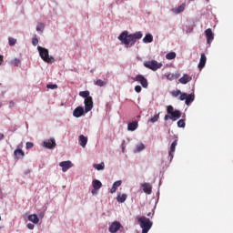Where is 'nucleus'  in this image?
Masks as SVG:
<instances>
[{
  "label": "nucleus",
  "mask_w": 233,
  "mask_h": 233,
  "mask_svg": "<svg viewBox=\"0 0 233 233\" xmlns=\"http://www.w3.org/2000/svg\"><path fill=\"white\" fill-rule=\"evenodd\" d=\"M137 222L139 223L140 228H142V233H148L150 228H152V225H154L152 220H150V218L147 217L138 218Z\"/></svg>",
  "instance_id": "20e7f679"
},
{
  "label": "nucleus",
  "mask_w": 233,
  "mask_h": 233,
  "mask_svg": "<svg viewBox=\"0 0 233 233\" xmlns=\"http://www.w3.org/2000/svg\"><path fill=\"white\" fill-rule=\"evenodd\" d=\"M170 95L172 97H178L179 101H185L186 105H190V103H193L195 99L194 94H187V93H182L181 90L177 89L174 91L170 92Z\"/></svg>",
  "instance_id": "f03ea898"
},
{
  "label": "nucleus",
  "mask_w": 233,
  "mask_h": 233,
  "mask_svg": "<svg viewBox=\"0 0 233 233\" xmlns=\"http://www.w3.org/2000/svg\"><path fill=\"white\" fill-rule=\"evenodd\" d=\"M95 85L96 86H105L106 85V80L98 79V80L95 81Z\"/></svg>",
  "instance_id": "c756f323"
},
{
  "label": "nucleus",
  "mask_w": 233,
  "mask_h": 233,
  "mask_svg": "<svg viewBox=\"0 0 233 233\" xmlns=\"http://www.w3.org/2000/svg\"><path fill=\"white\" fill-rule=\"evenodd\" d=\"M78 141L82 148L86 147V143H88V137H85L84 135H80L78 137Z\"/></svg>",
  "instance_id": "f3484780"
},
{
  "label": "nucleus",
  "mask_w": 233,
  "mask_h": 233,
  "mask_svg": "<svg viewBox=\"0 0 233 233\" xmlns=\"http://www.w3.org/2000/svg\"><path fill=\"white\" fill-rule=\"evenodd\" d=\"M94 168L96 170H105V162H101L100 164H94Z\"/></svg>",
  "instance_id": "bb28decb"
},
{
  "label": "nucleus",
  "mask_w": 233,
  "mask_h": 233,
  "mask_svg": "<svg viewBox=\"0 0 233 233\" xmlns=\"http://www.w3.org/2000/svg\"><path fill=\"white\" fill-rule=\"evenodd\" d=\"M14 156L15 159H19L20 157H25V152L21 149H15L14 151Z\"/></svg>",
  "instance_id": "412c9836"
},
{
  "label": "nucleus",
  "mask_w": 233,
  "mask_h": 233,
  "mask_svg": "<svg viewBox=\"0 0 233 233\" xmlns=\"http://www.w3.org/2000/svg\"><path fill=\"white\" fill-rule=\"evenodd\" d=\"M46 88H50L51 90H56V88H57V85H56V84H48L46 86Z\"/></svg>",
  "instance_id": "e433bc0d"
},
{
  "label": "nucleus",
  "mask_w": 233,
  "mask_h": 233,
  "mask_svg": "<svg viewBox=\"0 0 233 233\" xmlns=\"http://www.w3.org/2000/svg\"><path fill=\"white\" fill-rule=\"evenodd\" d=\"M205 35H206V37H207L208 45H210V43H212V41H214V33L212 32V29L211 28H208L205 31Z\"/></svg>",
  "instance_id": "9d476101"
},
{
  "label": "nucleus",
  "mask_w": 233,
  "mask_h": 233,
  "mask_svg": "<svg viewBox=\"0 0 233 233\" xmlns=\"http://www.w3.org/2000/svg\"><path fill=\"white\" fill-rule=\"evenodd\" d=\"M116 201H118V203H125V201H127V194L118 195Z\"/></svg>",
  "instance_id": "a878e982"
},
{
  "label": "nucleus",
  "mask_w": 233,
  "mask_h": 233,
  "mask_svg": "<svg viewBox=\"0 0 233 233\" xmlns=\"http://www.w3.org/2000/svg\"><path fill=\"white\" fill-rule=\"evenodd\" d=\"M59 167H62V172H67L69 168H72L74 167V164H72V161H62L59 163Z\"/></svg>",
  "instance_id": "1a4fd4ad"
},
{
  "label": "nucleus",
  "mask_w": 233,
  "mask_h": 233,
  "mask_svg": "<svg viewBox=\"0 0 233 233\" xmlns=\"http://www.w3.org/2000/svg\"><path fill=\"white\" fill-rule=\"evenodd\" d=\"M37 50L39 52V56L41 59H43L45 63H49V64L55 63L56 59L54 58V56H50L48 55V49L38 46Z\"/></svg>",
  "instance_id": "39448f33"
},
{
  "label": "nucleus",
  "mask_w": 233,
  "mask_h": 233,
  "mask_svg": "<svg viewBox=\"0 0 233 233\" xmlns=\"http://www.w3.org/2000/svg\"><path fill=\"white\" fill-rule=\"evenodd\" d=\"M133 79L134 81L140 83L143 88H148V80H147V78L143 76V75H137Z\"/></svg>",
  "instance_id": "0eeeda50"
},
{
  "label": "nucleus",
  "mask_w": 233,
  "mask_h": 233,
  "mask_svg": "<svg viewBox=\"0 0 233 233\" xmlns=\"http://www.w3.org/2000/svg\"><path fill=\"white\" fill-rule=\"evenodd\" d=\"M141 37H143V33L140 31L130 35L128 34V31H124L119 35L118 40L121 41L122 45H125L127 48H130V46H134L136 41L141 39Z\"/></svg>",
  "instance_id": "f257e3e1"
},
{
  "label": "nucleus",
  "mask_w": 233,
  "mask_h": 233,
  "mask_svg": "<svg viewBox=\"0 0 233 233\" xmlns=\"http://www.w3.org/2000/svg\"><path fill=\"white\" fill-rule=\"evenodd\" d=\"M167 79H168L169 81H173V79H174V74H168V75L167 76Z\"/></svg>",
  "instance_id": "ea45409f"
},
{
  "label": "nucleus",
  "mask_w": 233,
  "mask_h": 233,
  "mask_svg": "<svg viewBox=\"0 0 233 233\" xmlns=\"http://www.w3.org/2000/svg\"><path fill=\"white\" fill-rule=\"evenodd\" d=\"M176 147H177V140H175L170 146L169 157L174 159V152H176Z\"/></svg>",
  "instance_id": "6ab92c4d"
},
{
  "label": "nucleus",
  "mask_w": 233,
  "mask_h": 233,
  "mask_svg": "<svg viewBox=\"0 0 233 233\" xmlns=\"http://www.w3.org/2000/svg\"><path fill=\"white\" fill-rule=\"evenodd\" d=\"M85 112L86 114H88L92 108H94V100L91 97L85 98Z\"/></svg>",
  "instance_id": "6e6552de"
},
{
  "label": "nucleus",
  "mask_w": 233,
  "mask_h": 233,
  "mask_svg": "<svg viewBox=\"0 0 233 233\" xmlns=\"http://www.w3.org/2000/svg\"><path fill=\"white\" fill-rule=\"evenodd\" d=\"M92 185L95 190H99L103 187V184L99 180H93Z\"/></svg>",
  "instance_id": "b1692460"
},
{
  "label": "nucleus",
  "mask_w": 233,
  "mask_h": 233,
  "mask_svg": "<svg viewBox=\"0 0 233 233\" xmlns=\"http://www.w3.org/2000/svg\"><path fill=\"white\" fill-rule=\"evenodd\" d=\"M185 119H180V120H178L177 121V127H179V128H185Z\"/></svg>",
  "instance_id": "f704fd0d"
},
{
  "label": "nucleus",
  "mask_w": 233,
  "mask_h": 233,
  "mask_svg": "<svg viewBox=\"0 0 233 233\" xmlns=\"http://www.w3.org/2000/svg\"><path fill=\"white\" fill-rule=\"evenodd\" d=\"M144 66L146 68H148L149 70H152L153 72H156L157 70H159V68L163 66V64L158 63L156 60H151V61H145Z\"/></svg>",
  "instance_id": "423d86ee"
},
{
  "label": "nucleus",
  "mask_w": 233,
  "mask_h": 233,
  "mask_svg": "<svg viewBox=\"0 0 233 233\" xmlns=\"http://www.w3.org/2000/svg\"><path fill=\"white\" fill-rule=\"evenodd\" d=\"M137 152H141V150H145V145L139 144L138 146H137Z\"/></svg>",
  "instance_id": "4c0bfd02"
},
{
  "label": "nucleus",
  "mask_w": 233,
  "mask_h": 233,
  "mask_svg": "<svg viewBox=\"0 0 233 233\" xmlns=\"http://www.w3.org/2000/svg\"><path fill=\"white\" fill-rule=\"evenodd\" d=\"M166 59L172 61V59H176V52H170L166 55Z\"/></svg>",
  "instance_id": "c85d7f7f"
},
{
  "label": "nucleus",
  "mask_w": 233,
  "mask_h": 233,
  "mask_svg": "<svg viewBox=\"0 0 233 233\" xmlns=\"http://www.w3.org/2000/svg\"><path fill=\"white\" fill-rule=\"evenodd\" d=\"M3 59H4L3 56L0 55V66L3 65V61H4Z\"/></svg>",
  "instance_id": "37998d69"
},
{
  "label": "nucleus",
  "mask_w": 233,
  "mask_h": 233,
  "mask_svg": "<svg viewBox=\"0 0 233 233\" xmlns=\"http://www.w3.org/2000/svg\"><path fill=\"white\" fill-rule=\"evenodd\" d=\"M4 137H5V135H3V133H0V141L3 140Z\"/></svg>",
  "instance_id": "c03bdc74"
},
{
  "label": "nucleus",
  "mask_w": 233,
  "mask_h": 233,
  "mask_svg": "<svg viewBox=\"0 0 233 233\" xmlns=\"http://www.w3.org/2000/svg\"><path fill=\"white\" fill-rule=\"evenodd\" d=\"M150 216H154V213H147V217L150 218Z\"/></svg>",
  "instance_id": "a18cd8bd"
},
{
  "label": "nucleus",
  "mask_w": 233,
  "mask_h": 233,
  "mask_svg": "<svg viewBox=\"0 0 233 233\" xmlns=\"http://www.w3.org/2000/svg\"><path fill=\"white\" fill-rule=\"evenodd\" d=\"M26 148H34V143H32V142H27V143H26Z\"/></svg>",
  "instance_id": "a19ab883"
},
{
  "label": "nucleus",
  "mask_w": 233,
  "mask_h": 233,
  "mask_svg": "<svg viewBox=\"0 0 233 233\" xmlns=\"http://www.w3.org/2000/svg\"><path fill=\"white\" fill-rule=\"evenodd\" d=\"M38 43H39V40L37 39L36 35H35V37L32 40L33 46H37Z\"/></svg>",
  "instance_id": "c9c22d12"
},
{
  "label": "nucleus",
  "mask_w": 233,
  "mask_h": 233,
  "mask_svg": "<svg viewBox=\"0 0 233 233\" xmlns=\"http://www.w3.org/2000/svg\"><path fill=\"white\" fill-rule=\"evenodd\" d=\"M149 121L150 123H157V121H159V113L151 117Z\"/></svg>",
  "instance_id": "2f4dec72"
},
{
  "label": "nucleus",
  "mask_w": 233,
  "mask_h": 233,
  "mask_svg": "<svg viewBox=\"0 0 233 233\" xmlns=\"http://www.w3.org/2000/svg\"><path fill=\"white\" fill-rule=\"evenodd\" d=\"M121 228V223L117 221H114L110 226H109V232L110 233H116L117 230Z\"/></svg>",
  "instance_id": "9b49d317"
},
{
  "label": "nucleus",
  "mask_w": 233,
  "mask_h": 233,
  "mask_svg": "<svg viewBox=\"0 0 233 233\" xmlns=\"http://www.w3.org/2000/svg\"><path fill=\"white\" fill-rule=\"evenodd\" d=\"M34 224H32V223H28L27 224V228H29V230H34Z\"/></svg>",
  "instance_id": "79ce46f5"
},
{
  "label": "nucleus",
  "mask_w": 233,
  "mask_h": 233,
  "mask_svg": "<svg viewBox=\"0 0 233 233\" xmlns=\"http://www.w3.org/2000/svg\"><path fill=\"white\" fill-rule=\"evenodd\" d=\"M179 83H181V85H187V83H190V81H192V76L184 74L182 77L179 78Z\"/></svg>",
  "instance_id": "2eb2a0df"
},
{
  "label": "nucleus",
  "mask_w": 233,
  "mask_h": 233,
  "mask_svg": "<svg viewBox=\"0 0 233 233\" xmlns=\"http://www.w3.org/2000/svg\"><path fill=\"white\" fill-rule=\"evenodd\" d=\"M79 96L80 97H85V99H87V97H92L90 96V91H80Z\"/></svg>",
  "instance_id": "cd10ccee"
},
{
  "label": "nucleus",
  "mask_w": 233,
  "mask_h": 233,
  "mask_svg": "<svg viewBox=\"0 0 233 233\" xmlns=\"http://www.w3.org/2000/svg\"><path fill=\"white\" fill-rule=\"evenodd\" d=\"M0 108H1V104H0Z\"/></svg>",
  "instance_id": "09e8293b"
},
{
  "label": "nucleus",
  "mask_w": 233,
  "mask_h": 233,
  "mask_svg": "<svg viewBox=\"0 0 233 233\" xmlns=\"http://www.w3.org/2000/svg\"><path fill=\"white\" fill-rule=\"evenodd\" d=\"M121 183H122L121 180H117V181L114 182V184H113V186L110 189V193L111 194H116L118 187H121Z\"/></svg>",
  "instance_id": "aec40b11"
},
{
  "label": "nucleus",
  "mask_w": 233,
  "mask_h": 233,
  "mask_svg": "<svg viewBox=\"0 0 233 233\" xmlns=\"http://www.w3.org/2000/svg\"><path fill=\"white\" fill-rule=\"evenodd\" d=\"M44 147L46 148H55L56 147V139L50 138L48 140L44 141Z\"/></svg>",
  "instance_id": "ddd939ff"
},
{
  "label": "nucleus",
  "mask_w": 233,
  "mask_h": 233,
  "mask_svg": "<svg viewBox=\"0 0 233 233\" xmlns=\"http://www.w3.org/2000/svg\"><path fill=\"white\" fill-rule=\"evenodd\" d=\"M137 127H139V124H137V121H133L127 124V130L130 132H134V130H137Z\"/></svg>",
  "instance_id": "a211bd4d"
},
{
  "label": "nucleus",
  "mask_w": 233,
  "mask_h": 233,
  "mask_svg": "<svg viewBox=\"0 0 233 233\" xmlns=\"http://www.w3.org/2000/svg\"><path fill=\"white\" fill-rule=\"evenodd\" d=\"M92 194H96V189H93V190H92Z\"/></svg>",
  "instance_id": "de8ad7c7"
},
{
  "label": "nucleus",
  "mask_w": 233,
  "mask_h": 233,
  "mask_svg": "<svg viewBox=\"0 0 233 233\" xmlns=\"http://www.w3.org/2000/svg\"><path fill=\"white\" fill-rule=\"evenodd\" d=\"M167 113L168 115L164 116L165 121H168V119H171V121H177V119L181 117V111L177 109L174 110V106H167Z\"/></svg>",
  "instance_id": "7ed1b4c3"
},
{
  "label": "nucleus",
  "mask_w": 233,
  "mask_h": 233,
  "mask_svg": "<svg viewBox=\"0 0 233 233\" xmlns=\"http://www.w3.org/2000/svg\"><path fill=\"white\" fill-rule=\"evenodd\" d=\"M205 65H207V56H205V53H202L198 63L199 70H203V68H205Z\"/></svg>",
  "instance_id": "4468645a"
},
{
  "label": "nucleus",
  "mask_w": 233,
  "mask_h": 233,
  "mask_svg": "<svg viewBox=\"0 0 233 233\" xmlns=\"http://www.w3.org/2000/svg\"><path fill=\"white\" fill-rule=\"evenodd\" d=\"M11 65H14V66H19V65H21V60L15 58L12 60Z\"/></svg>",
  "instance_id": "72a5a7b5"
},
{
  "label": "nucleus",
  "mask_w": 233,
  "mask_h": 233,
  "mask_svg": "<svg viewBox=\"0 0 233 233\" xmlns=\"http://www.w3.org/2000/svg\"><path fill=\"white\" fill-rule=\"evenodd\" d=\"M84 114H85V108H83V106H77L73 111L74 117H81V116H83Z\"/></svg>",
  "instance_id": "f8f14e48"
},
{
  "label": "nucleus",
  "mask_w": 233,
  "mask_h": 233,
  "mask_svg": "<svg viewBox=\"0 0 233 233\" xmlns=\"http://www.w3.org/2000/svg\"><path fill=\"white\" fill-rule=\"evenodd\" d=\"M141 90H142L141 86H135V91L137 92V94H139L141 92Z\"/></svg>",
  "instance_id": "58836bf2"
},
{
  "label": "nucleus",
  "mask_w": 233,
  "mask_h": 233,
  "mask_svg": "<svg viewBox=\"0 0 233 233\" xmlns=\"http://www.w3.org/2000/svg\"><path fill=\"white\" fill-rule=\"evenodd\" d=\"M8 41H9L10 46H14V45H15V43H17V39L14 38V37H9Z\"/></svg>",
  "instance_id": "473e14b6"
},
{
  "label": "nucleus",
  "mask_w": 233,
  "mask_h": 233,
  "mask_svg": "<svg viewBox=\"0 0 233 233\" xmlns=\"http://www.w3.org/2000/svg\"><path fill=\"white\" fill-rule=\"evenodd\" d=\"M152 41H154L152 34H147L143 38V43H152Z\"/></svg>",
  "instance_id": "393cba45"
},
{
  "label": "nucleus",
  "mask_w": 233,
  "mask_h": 233,
  "mask_svg": "<svg viewBox=\"0 0 233 233\" xmlns=\"http://www.w3.org/2000/svg\"><path fill=\"white\" fill-rule=\"evenodd\" d=\"M10 106H14V103L13 102H10Z\"/></svg>",
  "instance_id": "49530a36"
},
{
  "label": "nucleus",
  "mask_w": 233,
  "mask_h": 233,
  "mask_svg": "<svg viewBox=\"0 0 233 233\" xmlns=\"http://www.w3.org/2000/svg\"><path fill=\"white\" fill-rule=\"evenodd\" d=\"M28 219L32 223H35V225H37V223H39V218L35 214L29 215Z\"/></svg>",
  "instance_id": "5701e85b"
},
{
  "label": "nucleus",
  "mask_w": 233,
  "mask_h": 233,
  "mask_svg": "<svg viewBox=\"0 0 233 233\" xmlns=\"http://www.w3.org/2000/svg\"><path fill=\"white\" fill-rule=\"evenodd\" d=\"M141 187L146 194H152V185L150 183H143Z\"/></svg>",
  "instance_id": "dca6fc26"
},
{
  "label": "nucleus",
  "mask_w": 233,
  "mask_h": 233,
  "mask_svg": "<svg viewBox=\"0 0 233 233\" xmlns=\"http://www.w3.org/2000/svg\"><path fill=\"white\" fill-rule=\"evenodd\" d=\"M185 7H186V5H185V4H182V5H179L178 7L173 8V9H172V12H173L174 14H181V12H184V11H185Z\"/></svg>",
  "instance_id": "4be33fe9"
},
{
  "label": "nucleus",
  "mask_w": 233,
  "mask_h": 233,
  "mask_svg": "<svg viewBox=\"0 0 233 233\" xmlns=\"http://www.w3.org/2000/svg\"><path fill=\"white\" fill-rule=\"evenodd\" d=\"M43 30H45V24L40 23L36 25V31L37 32H43Z\"/></svg>",
  "instance_id": "7c9ffc66"
}]
</instances>
